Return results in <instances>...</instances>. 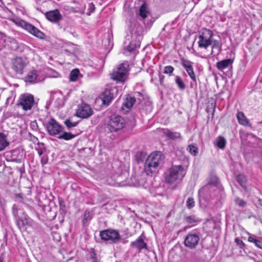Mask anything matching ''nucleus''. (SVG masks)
<instances>
[{
	"mask_svg": "<svg viewBox=\"0 0 262 262\" xmlns=\"http://www.w3.org/2000/svg\"><path fill=\"white\" fill-rule=\"evenodd\" d=\"M92 262H97L96 258L95 257H94V256L92 257Z\"/></svg>",
	"mask_w": 262,
	"mask_h": 262,
	"instance_id": "54",
	"label": "nucleus"
},
{
	"mask_svg": "<svg viewBox=\"0 0 262 262\" xmlns=\"http://www.w3.org/2000/svg\"><path fill=\"white\" fill-rule=\"evenodd\" d=\"M30 125H31V128L33 130H37L38 129V125H37V122L35 121L31 122Z\"/></svg>",
	"mask_w": 262,
	"mask_h": 262,
	"instance_id": "51",
	"label": "nucleus"
},
{
	"mask_svg": "<svg viewBox=\"0 0 262 262\" xmlns=\"http://www.w3.org/2000/svg\"><path fill=\"white\" fill-rule=\"evenodd\" d=\"M200 233L196 230H193L186 236L184 244L190 249L195 248L198 245L200 239Z\"/></svg>",
	"mask_w": 262,
	"mask_h": 262,
	"instance_id": "9",
	"label": "nucleus"
},
{
	"mask_svg": "<svg viewBox=\"0 0 262 262\" xmlns=\"http://www.w3.org/2000/svg\"><path fill=\"white\" fill-rule=\"evenodd\" d=\"M163 133L167 138L172 140L182 139L181 134L179 132H172L169 129H166L164 130Z\"/></svg>",
	"mask_w": 262,
	"mask_h": 262,
	"instance_id": "27",
	"label": "nucleus"
},
{
	"mask_svg": "<svg viewBox=\"0 0 262 262\" xmlns=\"http://www.w3.org/2000/svg\"><path fill=\"white\" fill-rule=\"evenodd\" d=\"M15 197L16 198V201H18L19 203H24V198L23 196L20 193H16L15 194Z\"/></svg>",
	"mask_w": 262,
	"mask_h": 262,
	"instance_id": "48",
	"label": "nucleus"
},
{
	"mask_svg": "<svg viewBox=\"0 0 262 262\" xmlns=\"http://www.w3.org/2000/svg\"><path fill=\"white\" fill-rule=\"evenodd\" d=\"M236 117L238 120V123L242 125L245 126H249L250 125L249 120L246 118L244 113L241 112H238L237 113Z\"/></svg>",
	"mask_w": 262,
	"mask_h": 262,
	"instance_id": "25",
	"label": "nucleus"
},
{
	"mask_svg": "<svg viewBox=\"0 0 262 262\" xmlns=\"http://www.w3.org/2000/svg\"><path fill=\"white\" fill-rule=\"evenodd\" d=\"M41 157V163L42 165L46 164L48 162V158L47 156H42Z\"/></svg>",
	"mask_w": 262,
	"mask_h": 262,
	"instance_id": "49",
	"label": "nucleus"
},
{
	"mask_svg": "<svg viewBox=\"0 0 262 262\" xmlns=\"http://www.w3.org/2000/svg\"><path fill=\"white\" fill-rule=\"evenodd\" d=\"M195 202L192 198H188L186 201V206L187 208L190 209L194 206Z\"/></svg>",
	"mask_w": 262,
	"mask_h": 262,
	"instance_id": "45",
	"label": "nucleus"
},
{
	"mask_svg": "<svg viewBox=\"0 0 262 262\" xmlns=\"http://www.w3.org/2000/svg\"><path fill=\"white\" fill-rule=\"evenodd\" d=\"M11 153L12 157H14L15 159L18 158L19 155H20V157H21L23 154V151H20L18 149H14L12 150Z\"/></svg>",
	"mask_w": 262,
	"mask_h": 262,
	"instance_id": "43",
	"label": "nucleus"
},
{
	"mask_svg": "<svg viewBox=\"0 0 262 262\" xmlns=\"http://www.w3.org/2000/svg\"><path fill=\"white\" fill-rule=\"evenodd\" d=\"M213 32L207 28H202L198 32V47L202 49L207 50L213 43Z\"/></svg>",
	"mask_w": 262,
	"mask_h": 262,
	"instance_id": "3",
	"label": "nucleus"
},
{
	"mask_svg": "<svg viewBox=\"0 0 262 262\" xmlns=\"http://www.w3.org/2000/svg\"><path fill=\"white\" fill-rule=\"evenodd\" d=\"M95 10V6L93 3H90L88 4V12H86L87 15H90L92 13L94 12Z\"/></svg>",
	"mask_w": 262,
	"mask_h": 262,
	"instance_id": "42",
	"label": "nucleus"
},
{
	"mask_svg": "<svg viewBox=\"0 0 262 262\" xmlns=\"http://www.w3.org/2000/svg\"><path fill=\"white\" fill-rule=\"evenodd\" d=\"M186 171V168L182 165H172L165 173L166 182L171 184L177 181L181 180L185 176Z\"/></svg>",
	"mask_w": 262,
	"mask_h": 262,
	"instance_id": "2",
	"label": "nucleus"
},
{
	"mask_svg": "<svg viewBox=\"0 0 262 262\" xmlns=\"http://www.w3.org/2000/svg\"><path fill=\"white\" fill-rule=\"evenodd\" d=\"M233 63V60L229 58L221 60L216 63V68L219 71L223 72L230 67Z\"/></svg>",
	"mask_w": 262,
	"mask_h": 262,
	"instance_id": "21",
	"label": "nucleus"
},
{
	"mask_svg": "<svg viewBox=\"0 0 262 262\" xmlns=\"http://www.w3.org/2000/svg\"><path fill=\"white\" fill-rule=\"evenodd\" d=\"M59 211L61 214H65L67 212L66 206L64 202L62 200L59 201Z\"/></svg>",
	"mask_w": 262,
	"mask_h": 262,
	"instance_id": "39",
	"label": "nucleus"
},
{
	"mask_svg": "<svg viewBox=\"0 0 262 262\" xmlns=\"http://www.w3.org/2000/svg\"><path fill=\"white\" fill-rule=\"evenodd\" d=\"M188 228H189V227H187V226L184 227V230L185 231V230H187Z\"/></svg>",
	"mask_w": 262,
	"mask_h": 262,
	"instance_id": "56",
	"label": "nucleus"
},
{
	"mask_svg": "<svg viewBox=\"0 0 262 262\" xmlns=\"http://www.w3.org/2000/svg\"><path fill=\"white\" fill-rule=\"evenodd\" d=\"M174 71V68L171 66H167L165 67L164 69V73L166 74L171 75Z\"/></svg>",
	"mask_w": 262,
	"mask_h": 262,
	"instance_id": "46",
	"label": "nucleus"
},
{
	"mask_svg": "<svg viewBox=\"0 0 262 262\" xmlns=\"http://www.w3.org/2000/svg\"><path fill=\"white\" fill-rule=\"evenodd\" d=\"M35 104L33 95L25 93L21 94L18 100L17 106L21 107L24 111H27L31 110Z\"/></svg>",
	"mask_w": 262,
	"mask_h": 262,
	"instance_id": "8",
	"label": "nucleus"
},
{
	"mask_svg": "<svg viewBox=\"0 0 262 262\" xmlns=\"http://www.w3.org/2000/svg\"><path fill=\"white\" fill-rule=\"evenodd\" d=\"M37 77V71L36 70H32L28 73L25 78V80L26 82H34L36 80Z\"/></svg>",
	"mask_w": 262,
	"mask_h": 262,
	"instance_id": "28",
	"label": "nucleus"
},
{
	"mask_svg": "<svg viewBox=\"0 0 262 262\" xmlns=\"http://www.w3.org/2000/svg\"><path fill=\"white\" fill-rule=\"evenodd\" d=\"M146 156V153L144 151H140L137 152L136 158L138 162H141L144 160Z\"/></svg>",
	"mask_w": 262,
	"mask_h": 262,
	"instance_id": "33",
	"label": "nucleus"
},
{
	"mask_svg": "<svg viewBox=\"0 0 262 262\" xmlns=\"http://www.w3.org/2000/svg\"><path fill=\"white\" fill-rule=\"evenodd\" d=\"M187 149L189 151V152L193 155H196L198 152V148L194 146L193 145H189Z\"/></svg>",
	"mask_w": 262,
	"mask_h": 262,
	"instance_id": "41",
	"label": "nucleus"
},
{
	"mask_svg": "<svg viewBox=\"0 0 262 262\" xmlns=\"http://www.w3.org/2000/svg\"><path fill=\"white\" fill-rule=\"evenodd\" d=\"M241 138L243 140H246L248 138L254 137L252 134L246 132H240Z\"/></svg>",
	"mask_w": 262,
	"mask_h": 262,
	"instance_id": "44",
	"label": "nucleus"
},
{
	"mask_svg": "<svg viewBox=\"0 0 262 262\" xmlns=\"http://www.w3.org/2000/svg\"><path fill=\"white\" fill-rule=\"evenodd\" d=\"M181 62L183 67L186 71L190 78L194 82H196V78L192 67L193 62L189 60L185 59L184 58L181 59Z\"/></svg>",
	"mask_w": 262,
	"mask_h": 262,
	"instance_id": "14",
	"label": "nucleus"
},
{
	"mask_svg": "<svg viewBox=\"0 0 262 262\" xmlns=\"http://www.w3.org/2000/svg\"><path fill=\"white\" fill-rule=\"evenodd\" d=\"M89 216H90V212L87 210L85 211L84 213V217H83V222H84V221H85L88 220Z\"/></svg>",
	"mask_w": 262,
	"mask_h": 262,
	"instance_id": "52",
	"label": "nucleus"
},
{
	"mask_svg": "<svg viewBox=\"0 0 262 262\" xmlns=\"http://www.w3.org/2000/svg\"><path fill=\"white\" fill-rule=\"evenodd\" d=\"M162 158V154L159 151H155L148 156L144 164V171L147 175L152 176L158 171Z\"/></svg>",
	"mask_w": 262,
	"mask_h": 262,
	"instance_id": "1",
	"label": "nucleus"
},
{
	"mask_svg": "<svg viewBox=\"0 0 262 262\" xmlns=\"http://www.w3.org/2000/svg\"><path fill=\"white\" fill-rule=\"evenodd\" d=\"M235 242L241 248H243V247L245 246V244L243 241L238 238H235Z\"/></svg>",
	"mask_w": 262,
	"mask_h": 262,
	"instance_id": "50",
	"label": "nucleus"
},
{
	"mask_svg": "<svg viewBox=\"0 0 262 262\" xmlns=\"http://www.w3.org/2000/svg\"><path fill=\"white\" fill-rule=\"evenodd\" d=\"M129 64L127 61H124L120 64L111 74V78L118 82H124L127 77Z\"/></svg>",
	"mask_w": 262,
	"mask_h": 262,
	"instance_id": "5",
	"label": "nucleus"
},
{
	"mask_svg": "<svg viewBox=\"0 0 262 262\" xmlns=\"http://www.w3.org/2000/svg\"><path fill=\"white\" fill-rule=\"evenodd\" d=\"M136 99L134 97L130 96L127 97L125 102L123 103V106L127 108H130L133 107V105L135 103Z\"/></svg>",
	"mask_w": 262,
	"mask_h": 262,
	"instance_id": "30",
	"label": "nucleus"
},
{
	"mask_svg": "<svg viewBox=\"0 0 262 262\" xmlns=\"http://www.w3.org/2000/svg\"><path fill=\"white\" fill-rule=\"evenodd\" d=\"M45 15L49 21L53 23H57L62 18V15L58 9L47 12Z\"/></svg>",
	"mask_w": 262,
	"mask_h": 262,
	"instance_id": "16",
	"label": "nucleus"
},
{
	"mask_svg": "<svg viewBox=\"0 0 262 262\" xmlns=\"http://www.w3.org/2000/svg\"><path fill=\"white\" fill-rule=\"evenodd\" d=\"M75 136L71 133L63 132L60 133L58 137L59 139H64L65 140H69L74 138Z\"/></svg>",
	"mask_w": 262,
	"mask_h": 262,
	"instance_id": "31",
	"label": "nucleus"
},
{
	"mask_svg": "<svg viewBox=\"0 0 262 262\" xmlns=\"http://www.w3.org/2000/svg\"><path fill=\"white\" fill-rule=\"evenodd\" d=\"M236 180L239 184L242 187H245L247 182V179L244 175L239 174L236 177Z\"/></svg>",
	"mask_w": 262,
	"mask_h": 262,
	"instance_id": "32",
	"label": "nucleus"
},
{
	"mask_svg": "<svg viewBox=\"0 0 262 262\" xmlns=\"http://www.w3.org/2000/svg\"><path fill=\"white\" fill-rule=\"evenodd\" d=\"M79 70L78 69H73L70 73V80L72 81H75L77 80Z\"/></svg>",
	"mask_w": 262,
	"mask_h": 262,
	"instance_id": "35",
	"label": "nucleus"
},
{
	"mask_svg": "<svg viewBox=\"0 0 262 262\" xmlns=\"http://www.w3.org/2000/svg\"><path fill=\"white\" fill-rule=\"evenodd\" d=\"M64 122L68 129L77 126L78 123V122H72L69 119L66 120Z\"/></svg>",
	"mask_w": 262,
	"mask_h": 262,
	"instance_id": "40",
	"label": "nucleus"
},
{
	"mask_svg": "<svg viewBox=\"0 0 262 262\" xmlns=\"http://www.w3.org/2000/svg\"><path fill=\"white\" fill-rule=\"evenodd\" d=\"M184 221L190 224H193L199 221L194 215L187 216L184 218Z\"/></svg>",
	"mask_w": 262,
	"mask_h": 262,
	"instance_id": "34",
	"label": "nucleus"
},
{
	"mask_svg": "<svg viewBox=\"0 0 262 262\" xmlns=\"http://www.w3.org/2000/svg\"><path fill=\"white\" fill-rule=\"evenodd\" d=\"M150 11L148 5L144 2L140 7L139 9V15L144 19L150 14Z\"/></svg>",
	"mask_w": 262,
	"mask_h": 262,
	"instance_id": "24",
	"label": "nucleus"
},
{
	"mask_svg": "<svg viewBox=\"0 0 262 262\" xmlns=\"http://www.w3.org/2000/svg\"><path fill=\"white\" fill-rule=\"evenodd\" d=\"M164 78V76H160V83L162 84L163 83V80Z\"/></svg>",
	"mask_w": 262,
	"mask_h": 262,
	"instance_id": "53",
	"label": "nucleus"
},
{
	"mask_svg": "<svg viewBox=\"0 0 262 262\" xmlns=\"http://www.w3.org/2000/svg\"><path fill=\"white\" fill-rule=\"evenodd\" d=\"M235 202L236 205L240 207H244L246 205V202L239 198H236L235 199Z\"/></svg>",
	"mask_w": 262,
	"mask_h": 262,
	"instance_id": "47",
	"label": "nucleus"
},
{
	"mask_svg": "<svg viewBox=\"0 0 262 262\" xmlns=\"http://www.w3.org/2000/svg\"><path fill=\"white\" fill-rule=\"evenodd\" d=\"M126 125L124 118L119 115L111 116L105 123V128L109 132H117L123 129Z\"/></svg>",
	"mask_w": 262,
	"mask_h": 262,
	"instance_id": "4",
	"label": "nucleus"
},
{
	"mask_svg": "<svg viewBox=\"0 0 262 262\" xmlns=\"http://www.w3.org/2000/svg\"><path fill=\"white\" fill-rule=\"evenodd\" d=\"M128 173L123 172L120 174H115L112 177L114 180V182L111 183V185L115 186H123L126 185V181L127 179Z\"/></svg>",
	"mask_w": 262,
	"mask_h": 262,
	"instance_id": "13",
	"label": "nucleus"
},
{
	"mask_svg": "<svg viewBox=\"0 0 262 262\" xmlns=\"http://www.w3.org/2000/svg\"><path fill=\"white\" fill-rule=\"evenodd\" d=\"M38 147H35V149L37 151L38 154L40 157L42 156L43 154L46 150V148L44 144L42 143H39L38 144Z\"/></svg>",
	"mask_w": 262,
	"mask_h": 262,
	"instance_id": "37",
	"label": "nucleus"
},
{
	"mask_svg": "<svg viewBox=\"0 0 262 262\" xmlns=\"http://www.w3.org/2000/svg\"><path fill=\"white\" fill-rule=\"evenodd\" d=\"M9 145L7 136L4 133H0V151L5 150Z\"/></svg>",
	"mask_w": 262,
	"mask_h": 262,
	"instance_id": "26",
	"label": "nucleus"
},
{
	"mask_svg": "<svg viewBox=\"0 0 262 262\" xmlns=\"http://www.w3.org/2000/svg\"><path fill=\"white\" fill-rule=\"evenodd\" d=\"M8 41L14 45V47L12 48H15L17 47L16 41L15 39L7 37L6 35L2 34H0V50H2L5 47L7 44V42Z\"/></svg>",
	"mask_w": 262,
	"mask_h": 262,
	"instance_id": "18",
	"label": "nucleus"
},
{
	"mask_svg": "<svg viewBox=\"0 0 262 262\" xmlns=\"http://www.w3.org/2000/svg\"><path fill=\"white\" fill-rule=\"evenodd\" d=\"M18 25L25 30H27L31 34L38 38H42L44 36V34L42 32L34 26L25 20H21L19 21Z\"/></svg>",
	"mask_w": 262,
	"mask_h": 262,
	"instance_id": "11",
	"label": "nucleus"
},
{
	"mask_svg": "<svg viewBox=\"0 0 262 262\" xmlns=\"http://www.w3.org/2000/svg\"><path fill=\"white\" fill-rule=\"evenodd\" d=\"M248 241L254 243L256 246L262 249V243L260 241L257 240L253 237L249 236L248 238Z\"/></svg>",
	"mask_w": 262,
	"mask_h": 262,
	"instance_id": "38",
	"label": "nucleus"
},
{
	"mask_svg": "<svg viewBox=\"0 0 262 262\" xmlns=\"http://www.w3.org/2000/svg\"><path fill=\"white\" fill-rule=\"evenodd\" d=\"M20 210V209L18 208V205L16 204L13 205L12 208V214L14 217L17 225L19 228L31 224V219L30 217L23 210L21 211V215H20L18 212Z\"/></svg>",
	"mask_w": 262,
	"mask_h": 262,
	"instance_id": "7",
	"label": "nucleus"
},
{
	"mask_svg": "<svg viewBox=\"0 0 262 262\" xmlns=\"http://www.w3.org/2000/svg\"><path fill=\"white\" fill-rule=\"evenodd\" d=\"M211 51L210 54L213 56L219 55L221 51L222 45L220 40L214 39L211 44Z\"/></svg>",
	"mask_w": 262,
	"mask_h": 262,
	"instance_id": "19",
	"label": "nucleus"
},
{
	"mask_svg": "<svg viewBox=\"0 0 262 262\" xmlns=\"http://www.w3.org/2000/svg\"><path fill=\"white\" fill-rule=\"evenodd\" d=\"M214 144L219 148L224 149L226 144V141L224 137L220 136L216 138Z\"/></svg>",
	"mask_w": 262,
	"mask_h": 262,
	"instance_id": "29",
	"label": "nucleus"
},
{
	"mask_svg": "<svg viewBox=\"0 0 262 262\" xmlns=\"http://www.w3.org/2000/svg\"><path fill=\"white\" fill-rule=\"evenodd\" d=\"M99 236L102 241L111 244L118 243L121 238L118 230L111 228L100 231Z\"/></svg>",
	"mask_w": 262,
	"mask_h": 262,
	"instance_id": "6",
	"label": "nucleus"
},
{
	"mask_svg": "<svg viewBox=\"0 0 262 262\" xmlns=\"http://www.w3.org/2000/svg\"><path fill=\"white\" fill-rule=\"evenodd\" d=\"M113 90L106 89L102 95L103 104L108 105L113 98V94L111 92Z\"/></svg>",
	"mask_w": 262,
	"mask_h": 262,
	"instance_id": "23",
	"label": "nucleus"
},
{
	"mask_svg": "<svg viewBox=\"0 0 262 262\" xmlns=\"http://www.w3.org/2000/svg\"><path fill=\"white\" fill-rule=\"evenodd\" d=\"M128 50L129 51H131L133 50H134V49H133V48H131L130 46H128Z\"/></svg>",
	"mask_w": 262,
	"mask_h": 262,
	"instance_id": "55",
	"label": "nucleus"
},
{
	"mask_svg": "<svg viewBox=\"0 0 262 262\" xmlns=\"http://www.w3.org/2000/svg\"><path fill=\"white\" fill-rule=\"evenodd\" d=\"M176 83L180 90H183L185 89L186 87L185 84L180 77L178 76L176 77Z\"/></svg>",
	"mask_w": 262,
	"mask_h": 262,
	"instance_id": "36",
	"label": "nucleus"
},
{
	"mask_svg": "<svg viewBox=\"0 0 262 262\" xmlns=\"http://www.w3.org/2000/svg\"><path fill=\"white\" fill-rule=\"evenodd\" d=\"M46 128L51 136L60 135L63 130V127L54 118H51L47 123Z\"/></svg>",
	"mask_w": 262,
	"mask_h": 262,
	"instance_id": "10",
	"label": "nucleus"
},
{
	"mask_svg": "<svg viewBox=\"0 0 262 262\" xmlns=\"http://www.w3.org/2000/svg\"><path fill=\"white\" fill-rule=\"evenodd\" d=\"M0 262H3V260L2 258H0Z\"/></svg>",
	"mask_w": 262,
	"mask_h": 262,
	"instance_id": "57",
	"label": "nucleus"
},
{
	"mask_svg": "<svg viewBox=\"0 0 262 262\" xmlns=\"http://www.w3.org/2000/svg\"><path fill=\"white\" fill-rule=\"evenodd\" d=\"M25 68V63L20 58H16L12 63V69L16 74H22Z\"/></svg>",
	"mask_w": 262,
	"mask_h": 262,
	"instance_id": "17",
	"label": "nucleus"
},
{
	"mask_svg": "<svg viewBox=\"0 0 262 262\" xmlns=\"http://www.w3.org/2000/svg\"><path fill=\"white\" fill-rule=\"evenodd\" d=\"M130 246L137 249L138 252H140L143 249H147V245L144 241V235L141 234L135 241L132 242Z\"/></svg>",
	"mask_w": 262,
	"mask_h": 262,
	"instance_id": "15",
	"label": "nucleus"
},
{
	"mask_svg": "<svg viewBox=\"0 0 262 262\" xmlns=\"http://www.w3.org/2000/svg\"><path fill=\"white\" fill-rule=\"evenodd\" d=\"M93 111L91 106L82 103L78 106L76 111V116L81 118H88L92 115Z\"/></svg>",
	"mask_w": 262,
	"mask_h": 262,
	"instance_id": "12",
	"label": "nucleus"
},
{
	"mask_svg": "<svg viewBox=\"0 0 262 262\" xmlns=\"http://www.w3.org/2000/svg\"><path fill=\"white\" fill-rule=\"evenodd\" d=\"M51 102L54 104L55 107H59L63 104V97L61 94L55 93L51 95Z\"/></svg>",
	"mask_w": 262,
	"mask_h": 262,
	"instance_id": "20",
	"label": "nucleus"
},
{
	"mask_svg": "<svg viewBox=\"0 0 262 262\" xmlns=\"http://www.w3.org/2000/svg\"><path fill=\"white\" fill-rule=\"evenodd\" d=\"M219 181L216 176H211L210 178L209 183L203 188V190L206 191L207 189H210L211 188L214 190V188H217Z\"/></svg>",
	"mask_w": 262,
	"mask_h": 262,
	"instance_id": "22",
	"label": "nucleus"
}]
</instances>
